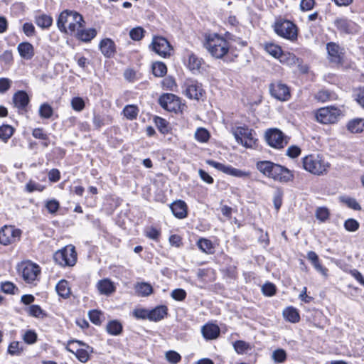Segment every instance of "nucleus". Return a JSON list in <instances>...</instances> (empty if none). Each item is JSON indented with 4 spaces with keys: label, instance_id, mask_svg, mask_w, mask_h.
<instances>
[{
    "label": "nucleus",
    "instance_id": "37998d69",
    "mask_svg": "<svg viewBox=\"0 0 364 364\" xmlns=\"http://www.w3.org/2000/svg\"><path fill=\"white\" fill-rule=\"evenodd\" d=\"M38 112L41 118L49 119L52 117L53 110L50 105L43 103L40 106Z\"/></svg>",
    "mask_w": 364,
    "mask_h": 364
},
{
    "label": "nucleus",
    "instance_id": "2eb2a0df",
    "mask_svg": "<svg viewBox=\"0 0 364 364\" xmlns=\"http://www.w3.org/2000/svg\"><path fill=\"white\" fill-rule=\"evenodd\" d=\"M269 92L272 97L279 101H287L291 97L288 86L280 82L272 83Z\"/></svg>",
    "mask_w": 364,
    "mask_h": 364
},
{
    "label": "nucleus",
    "instance_id": "bf43d9fd",
    "mask_svg": "<svg viewBox=\"0 0 364 364\" xmlns=\"http://www.w3.org/2000/svg\"><path fill=\"white\" fill-rule=\"evenodd\" d=\"M1 290L6 294H15L18 289L13 283L5 282L1 284Z\"/></svg>",
    "mask_w": 364,
    "mask_h": 364
},
{
    "label": "nucleus",
    "instance_id": "a878e982",
    "mask_svg": "<svg viewBox=\"0 0 364 364\" xmlns=\"http://www.w3.org/2000/svg\"><path fill=\"white\" fill-rule=\"evenodd\" d=\"M97 287L101 294L109 295L115 291L114 284L108 279L99 281Z\"/></svg>",
    "mask_w": 364,
    "mask_h": 364
},
{
    "label": "nucleus",
    "instance_id": "7ed1b4c3",
    "mask_svg": "<svg viewBox=\"0 0 364 364\" xmlns=\"http://www.w3.org/2000/svg\"><path fill=\"white\" fill-rule=\"evenodd\" d=\"M203 46L211 56L218 59L224 57L230 49L228 41L216 33L206 35Z\"/></svg>",
    "mask_w": 364,
    "mask_h": 364
},
{
    "label": "nucleus",
    "instance_id": "0e129e2a",
    "mask_svg": "<svg viewBox=\"0 0 364 364\" xmlns=\"http://www.w3.org/2000/svg\"><path fill=\"white\" fill-rule=\"evenodd\" d=\"M37 335L33 331H27L23 335V341L28 344H33L36 341Z\"/></svg>",
    "mask_w": 364,
    "mask_h": 364
},
{
    "label": "nucleus",
    "instance_id": "5fc2aeb1",
    "mask_svg": "<svg viewBox=\"0 0 364 364\" xmlns=\"http://www.w3.org/2000/svg\"><path fill=\"white\" fill-rule=\"evenodd\" d=\"M316 217L318 220L324 222L329 217V211L326 208H318L316 210Z\"/></svg>",
    "mask_w": 364,
    "mask_h": 364
},
{
    "label": "nucleus",
    "instance_id": "dca6fc26",
    "mask_svg": "<svg viewBox=\"0 0 364 364\" xmlns=\"http://www.w3.org/2000/svg\"><path fill=\"white\" fill-rule=\"evenodd\" d=\"M234 135L236 141L245 147H252L255 144V140L251 129L245 127H239L234 133Z\"/></svg>",
    "mask_w": 364,
    "mask_h": 364
},
{
    "label": "nucleus",
    "instance_id": "a211bd4d",
    "mask_svg": "<svg viewBox=\"0 0 364 364\" xmlns=\"http://www.w3.org/2000/svg\"><path fill=\"white\" fill-rule=\"evenodd\" d=\"M334 26L341 32L346 34H353L358 32V25L346 18H338L334 21Z\"/></svg>",
    "mask_w": 364,
    "mask_h": 364
},
{
    "label": "nucleus",
    "instance_id": "0eeeda50",
    "mask_svg": "<svg viewBox=\"0 0 364 364\" xmlns=\"http://www.w3.org/2000/svg\"><path fill=\"white\" fill-rule=\"evenodd\" d=\"M56 263L62 267L73 266L77 261V253L75 247L68 245L57 251L53 256Z\"/></svg>",
    "mask_w": 364,
    "mask_h": 364
},
{
    "label": "nucleus",
    "instance_id": "58836bf2",
    "mask_svg": "<svg viewBox=\"0 0 364 364\" xmlns=\"http://www.w3.org/2000/svg\"><path fill=\"white\" fill-rule=\"evenodd\" d=\"M152 72L156 77H163L167 73L166 65L162 62H156L152 65Z\"/></svg>",
    "mask_w": 364,
    "mask_h": 364
},
{
    "label": "nucleus",
    "instance_id": "72a5a7b5",
    "mask_svg": "<svg viewBox=\"0 0 364 364\" xmlns=\"http://www.w3.org/2000/svg\"><path fill=\"white\" fill-rule=\"evenodd\" d=\"M198 247L206 254H213L214 252V247L212 242L206 238H200L197 242Z\"/></svg>",
    "mask_w": 364,
    "mask_h": 364
},
{
    "label": "nucleus",
    "instance_id": "4be33fe9",
    "mask_svg": "<svg viewBox=\"0 0 364 364\" xmlns=\"http://www.w3.org/2000/svg\"><path fill=\"white\" fill-rule=\"evenodd\" d=\"M220 328L213 323H206L201 328V333L205 340H214L220 335Z\"/></svg>",
    "mask_w": 364,
    "mask_h": 364
},
{
    "label": "nucleus",
    "instance_id": "f8f14e48",
    "mask_svg": "<svg viewBox=\"0 0 364 364\" xmlns=\"http://www.w3.org/2000/svg\"><path fill=\"white\" fill-rule=\"evenodd\" d=\"M151 49L162 58H168L171 55L172 47L169 42L164 37L154 36L150 46Z\"/></svg>",
    "mask_w": 364,
    "mask_h": 364
},
{
    "label": "nucleus",
    "instance_id": "de8ad7c7",
    "mask_svg": "<svg viewBox=\"0 0 364 364\" xmlns=\"http://www.w3.org/2000/svg\"><path fill=\"white\" fill-rule=\"evenodd\" d=\"M132 314L136 319L149 320V310L143 308H136L134 309Z\"/></svg>",
    "mask_w": 364,
    "mask_h": 364
},
{
    "label": "nucleus",
    "instance_id": "4c0bfd02",
    "mask_svg": "<svg viewBox=\"0 0 364 364\" xmlns=\"http://www.w3.org/2000/svg\"><path fill=\"white\" fill-rule=\"evenodd\" d=\"M264 50L274 58L279 59L282 54V50L281 47L274 43H266Z\"/></svg>",
    "mask_w": 364,
    "mask_h": 364
},
{
    "label": "nucleus",
    "instance_id": "9d476101",
    "mask_svg": "<svg viewBox=\"0 0 364 364\" xmlns=\"http://www.w3.org/2000/svg\"><path fill=\"white\" fill-rule=\"evenodd\" d=\"M21 230L14 226L5 225L0 230V244L8 245L20 240Z\"/></svg>",
    "mask_w": 364,
    "mask_h": 364
},
{
    "label": "nucleus",
    "instance_id": "a19ab883",
    "mask_svg": "<svg viewBox=\"0 0 364 364\" xmlns=\"http://www.w3.org/2000/svg\"><path fill=\"white\" fill-rule=\"evenodd\" d=\"M14 128L8 124H3L0 127V139L4 141L7 140L13 135Z\"/></svg>",
    "mask_w": 364,
    "mask_h": 364
},
{
    "label": "nucleus",
    "instance_id": "20e7f679",
    "mask_svg": "<svg viewBox=\"0 0 364 364\" xmlns=\"http://www.w3.org/2000/svg\"><path fill=\"white\" fill-rule=\"evenodd\" d=\"M303 166L309 173L321 176L327 172L329 164L319 154H310L303 158Z\"/></svg>",
    "mask_w": 364,
    "mask_h": 364
},
{
    "label": "nucleus",
    "instance_id": "f704fd0d",
    "mask_svg": "<svg viewBox=\"0 0 364 364\" xmlns=\"http://www.w3.org/2000/svg\"><path fill=\"white\" fill-rule=\"evenodd\" d=\"M348 129L352 133H359L364 129V119H354L348 124Z\"/></svg>",
    "mask_w": 364,
    "mask_h": 364
},
{
    "label": "nucleus",
    "instance_id": "2f4dec72",
    "mask_svg": "<svg viewBox=\"0 0 364 364\" xmlns=\"http://www.w3.org/2000/svg\"><path fill=\"white\" fill-rule=\"evenodd\" d=\"M122 323L117 320L109 321L106 326L107 333L112 336L119 335L122 331Z\"/></svg>",
    "mask_w": 364,
    "mask_h": 364
},
{
    "label": "nucleus",
    "instance_id": "bb28decb",
    "mask_svg": "<svg viewBox=\"0 0 364 364\" xmlns=\"http://www.w3.org/2000/svg\"><path fill=\"white\" fill-rule=\"evenodd\" d=\"M74 35L82 41L89 42L96 36L97 31L95 28H79Z\"/></svg>",
    "mask_w": 364,
    "mask_h": 364
},
{
    "label": "nucleus",
    "instance_id": "5701e85b",
    "mask_svg": "<svg viewBox=\"0 0 364 364\" xmlns=\"http://www.w3.org/2000/svg\"><path fill=\"white\" fill-rule=\"evenodd\" d=\"M20 56L25 60H31L35 55L33 45L28 42H22L17 46Z\"/></svg>",
    "mask_w": 364,
    "mask_h": 364
},
{
    "label": "nucleus",
    "instance_id": "338daca9",
    "mask_svg": "<svg viewBox=\"0 0 364 364\" xmlns=\"http://www.w3.org/2000/svg\"><path fill=\"white\" fill-rule=\"evenodd\" d=\"M301 149L295 145L289 146L287 150V155L290 158H296L301 154Z\"/></svg>",
    "mask_w": 364,
    "mask_h": 364
},
{
    "label": "nucleus",
    "instance_id": "49530a36",
    "mask_svg": "<svg viewBox=\"0 0 364 364\" xmlns=\"http://www.w3.org/2000/svg\"><path fill=\"white\" fill-rule=\"evenodd\" d=\"M28 314L36 318H43L46 316L38 305H31L28 307Z\"/></svg>",
    "mask_w": 364,
    "mask_h": 364
},
{
    "label": "nucleus",
    "instance_id": "e433bc0d",
    "mask_svg": "<svg viewBox=\"0 0 364 364\" xmlns=\"http://www.w3.org/2000/svg\"><path fill=\"white\" fill-rule=\"evenodd\" d=\"M233 347L238 354H243L252 348V346L249 343L241 340L236 341L233 343Z\"/></svg>",
    "mask_w": 364,
    "mask_h": 364
},
{
    "label": "nucleus",
    "instance_id": "c9c22d12",
    "mask_svg": "<svg viewBox=\"0 0 364 364\" xmlns=\"http://www.w3.org/2000/svg\"><path fill=\"white\" fill-rule=\"evenodd\" d=\"M279 60L282 63L288 65H296L299 63V58L294 53L289 52L284 53L282 51Z\"/></svg>",
    "mask_w": 364,
    "mask_h": 364
},
{
    "label": "nucleus",
    "instance_id": "69168bd1",
    "mask_svg": "<svg viewBox=\"0 0 364 364\" xmlns=\"http://www.w3.org/2000/svg\"><path fill=\"white\" fill-rule=\"evenodd\" d=\"M315 5V0H301L300 2V9L303 11L311 10Z\"/></svg>",
    "mask_w": 364,
    "mask_h": 364
},
{
    "label": "nucleus",
    "instance_id": "6e6d98bb",
    "mask_svg": "<svg viewBox=\"0 0 364 364\" xmlns=\"http://www.w3.org/2000/svg\"><path fill=\"white\" fill-rule=\"evenodd\" d=\"M262 291L265 296H272L276 292V287L272 283L267 282L262 286Z\"/></svg>",
    "mask_w": 364,
    "mask_h": 364
},
{
    "label": "nucleus",
    "instance_id": "09e8293b",
    "mask_svg": "<svg viewBox=\"0 0 364 364\" xmlns=\"http://www.w3.org/2000/svg\"><path fill=\"white\" fill-rule=\"evenodd\" d=\"M71 107L74 110L80 112L85 108V102L82 97H75L71 100Z\"/></svg>",
    "mask_w": 364,
    "mask_h": 364
},
{
    "label": "nucleus",
    "instance_id": "cd10ccee",
    "mask_svg": "<svg viewBox=\"0 0 364 364\" xmlns=\"http://www.w3.org/2000/svg\"><path fill=\"white\" fill-rule=\"evenodd\" d=\"M283 316L286 320L291 323H297L300 320L298 311L292 306L286 308L283 311Z\"/></svg>",
    "mask_w": 364,
    "mask_h": 364
},
{
    "label": "nucleus",
    "instance_id": "1a4fd4ad",
    "mask_svg": "<svg viewBox=\"0 0 364 364\" xmlns=\"http://www.w3.org/2000/svg\"><path fill=\"white\" fill-rule=\"evenodd\" d=\"M341 114V110L336 107H321L316 111V120L322 124L336 123Z\"/></svg>",
    "mask_w": 364,
    "mask_h": 364
},
{
    "label": "nucleus",
    "instance_id": "9b49d317",
    "mask_svg": "<svg viewBox=\"0 0 364 364\" xmlns=\"http://www.w3.org/2000/svg\"><path fill=\"white\" fill-rule=\"evenodd\" d=\"M206 163L217 170L230 176L237 178H248L250 176V173L249 171L234 168L230 165H225L211 159L207 160Z\"/></svg>",
    "mask_w": 364,
    "mask_h": 364
},
{
    "label": "nucleus",
    "instance_id": "ea45409f",
    "mask_svg": "<svg viewBox=\"0 0 364 364\" xmlns=\"http://www.w3.org/2000/svg\"><path fill=\"white\" fill-rule=\"evenodd\" d=\"M123 113L128 119L133 120L136 118L139 113V109L135 105H127L123 109Z\"/></svg>",
    "mask_w": 364,
    "mask_h": 364
},
{
    "label": "nucleus",
    "instance_id": "6e6552de",
    "mask_svg": "<svg viewBox=\"0 0 364 364\" xmlns=\"http://www.w3.org/2000/svg\"><path fill=\"white\" fill-rule=\"evenodd\" d=\"M182 93L191 100H199L205 94L202 85L193 79H186L182 86Z\"/></svg>",
    "mask_w": 364,
    "mask_h": 364
},
{
    "label": "nucleus",
    "instance_id": "e2e57ef3",
    "mask_svg": "<svg viewBox=\"0 0 364 364\" xmlns=\"http://www.w3.org/2000/svg\"><path fill=\"white\" fill-rule=\"evenodd\" d=\"M12 84V81L7 77L0 78V93L3 94L8 91Z\"/></svg>",
    "mask_w": 364,
    "mask_h": 364
},
{
    "label": "nucleus",
    "instance_id": "f03ea898",
    "mask_svg": "<svg viewBox=\"0 0 364 364\" xmlns=\"http://www.w3.org/2000/svg\"><path fill=\"white\" fill-rule=\"evenodd\" d=\"M256 167L265 176L281 183H288L294 179V175L290 170L270 161H259Z\"/></svg>",
    "mask_w": 364,
    "mask_h": 364
},
{
    "label": "nucleus",
    "instance_id": "f3484780",
    "mask_svg": "<svg viewBox=\"0 0 364 364\" xmlns=\"http://www.w3.org/2000/svg\"><path fill=\"white\" fill-rule=\"evenodd\" d=\"M328 58L331 63L341 64L343 58V48L338 44L330 42L326 44Z\"/></svg>",
    "mask_w": 364,
    "mask_h": 364
},
{
    "label": "nucleus",
    "instance_id": "79ce46f5",
    "mask_svg": "<svg viewBox=\"0 0 364 364\" xmlns=\"http://www.w3.org/2000/svg\"><path fill=\"white\" fill-rule=\"evenodd\" d=\"M154 123L159 132L164 134H167L169 131L168 123L167 121L160 117H154Z\"/></svg>",
    "mask_w": 364,
    "mask_h": 364
},
{
    "label": "nucleus",
    "instance_id": "412c9836",
    "mask_svg": "<svg viewBox=\"0 0 364 364\" xmlns=\"http://www.w3.org/2000/svg\"><path fill=\"white\" fill-rule=\"evenodd\" d=\"M173 215L178 219L186 218L188 213V207L186 203L181 200H176L170 205Z\"/></svg>",
    "mask_w": 364,
    "mask_h": 364
},
{
    "label": "nucleus",
    "instance_id": "774afa93",
    "mask_svg": "<svg viewBox=\"0 0 364 364\" xmlns=\"http://www.w3.org/2000/svg\"><path fill=\"white\" fill-rule=\"evenodd\" d=\"M160 231L154 227L148 228L146 230V236L152 240H158Z\"/></svg>",
    "mask_w": 364,
    "mask_h": 364
},
{
    "label": "nucleus",
    "instance_id": "4468645a",
    "mask_svg": "<svg viewBox=\"0 0 364 364\" xmlns=\"http://www.w3.org/2000/svg\"><path fill=\"white\" fill-rule=\"evenodd\" d=\"M159 103L161 107L168 112H176L181 109L180 99L173 94H163L159 99Z\"/></svg>",
    "mask_w": 364,
    "mask_h": 364
},
{
    "label": "nucleus",
    "instance_id": "b1692460",
    "mask_svg": "<svg viewBox=\"0 0 364 364\" xmlns=\"http://www.w3.org/2000/svg\"><path fill=\"white\" fill-rule=\"evenodd\" d=\"M168 314V308L165 305H160L154 309L149 310V320L150 321L157 322L163 318Z\"/></svg>",
    "mask_w": 364,
    "mask_h": 364
},
{
    "label": "nucleus",
    "instance_id": "c03bdc74",
    "mask_svg": "<svg viewBox=\"0 0 364 364\" xmlns=\"http://www.w3.org/2000/svg\"><path fill=\"white\" fill-rule=\"evenodd\" d=\"M195 138L197 141L205 143L208 141L210 134L205 129L198 128L195 133Z\"/></svg>",
    "mask_w": 364,
    "mask_h": 364
},
{
    "label": "nucleus",
    "instance_id": "680f3d73",
    "mask_svg": "<svg viewBox=\"0 0 364 364\" xmlns=\"http://www.w3.org/2000/svg\"><path fill=\"white\" fill-rule=\"evenodd\" d=\"M59 202L55 199L50 200L46 202V208L50 213H55L59 209Z\"/></svg>",
    "mask_w": 364,
    "mask_h": 364
},
{
    "label": "nucleus",
    "instance_id": "c85d7f7f",
    "mask_svg": "<svg viewBox=\"0 0 364 364\" xmlns=\"http://www.w3.org/2000/svg\"><path fill=\"white\" fill-rule=\"evenodd\" d=\"M203 63V59L198 58L194 53L188 56V67L193 73L199 72Z\"/></svg>",
    "mask_w": 364,
    "mask_h": 364
},
{
    "label": "nucleus",
    "instance_id": "c756f323",
    "mask_svg": "<svg viewBox=\"0 0 364 364\" xmlns=\"http://www.w3.org/2000/svg\"><path fill=\"white\" fill-rule=\"evenodd\" d=\"M135 290L137 294L141 296H148L153 292L151 285L146 282L137 283L135 286Z\"/></svg>",
    "mask_w": 364,
    "mask_h": 364
},
{
    "label": "nucleus",
    "instance_id": "8fccbe9b",
    "mask_svg": "<svg viewBox=\"0 0 364 364\" xmlns=\"http://www.w3.org/2000/svg\"><path fill=\"white\" fill-rule=\"evenodd\" d=\"M359 223L353 218L346 220L344 223V228L347 231L355 232L359 228Z\"/></svg>",
    "mask_w": 364,
    "mask_h": 364
},
{
    "label": "nucleus",
    "instance_id": "052dcab7",
    "mask_svg": "<svg viewBox=\"0 0 364 364\" xmlns=\"http://www.w3.org/2000/svg\"><path fill=\"white\" fill-rule=\"evenodd\" d=\"M171 297L176 301H183L186 297V292L183 289H176L171 294Z\"/></svg>",
    "mask_w": 364,
    "mask_h": 364
},
{
    "label": "nucleus",
    "instance_id": "a18cd8bd",
    "mask_svg": "<svg viewBox=\"0 0 364 364\" xmlns=\"http://www.w3.org/2000/svg\"><path fill=\"white\" fill-rule=\"evenodd\" d=\"M283 191L281 188H277L273 196L274 206L277 210H279L282 204Z\"/></svg>",
    "mask_w": 364,
    "mask_h": 364
},
{
    "label": "nucleus",
    "instance_id": "3c124183",
    "mask_svg": "<svg viewBox=\"0 0 364 364\" xmlns=\"http://www.w3.org/2000/svg\"><path fill=\"white\" fill-rule=\"evenodd\" d=\"M144 30L141 27L131 29L129 36L134 41H140L144 37Z\"/></svg>",
    "mask_w": 364,
    "mask_h": 364
},
{
    "label": "nucleus",
    "instance_id": "f257e3e1",
    "mask_svg": "<svg viewBox=\"0 0 364 364\" xmlns=\"http://www.w3.org/2000/svg\"><path fill=\"white\" fill-rule=\"evenodd\" d=\"M85 21L82 16L74 10L63 11L58 19L57 26L60 32L73 36L84 26Z\"/></svg>",
    "mask_w": 364,
    "mask_h": 364
},
{
    "label": "nucleus",
    "instance_id": "ddd939ff",
    "mask_svg": "<svg viewBox=\"0 0 364 364\" xmlns=\"http://www.w3.org/2000/svg\"><path fill=\"white\" fill-rule=\"evenodd\" d=\"M265 138L267 144L275 149H282L287 144L284 134L277 129L267 131Z\"/></svg>",
    "mask_w": 364,
    "mask_h": 364
},
{
    "label": "nucleus",
    "instance_id": "aec40b11",
    "mask_svg": "<svg viewBox=\"0 0 364 364\" xmlns=\"http://www.w3.org/2000/svg\"><path fill=\"white\" fill-rule=\"evenodd\" d=\"M99 49L107 58L114 57L117 51L114 41L109 38H105L100 42Z\"/></svg>",
    "mask_w": 364,
    "mask_h": 364
},
{
    "label": "nucleus",
    "instance_id": "7c9ffc66",
    "mask_svg": "<svg viewBox=\"0 0 364 364\" xmlns=\"http://www.w3.org/2000/svg\"><path fill=\"white\" fill-rule=\"evenodd\" d=\"M36 24L41 28H48L53 23L51 16L46 14H41L35 18Z\"/></svg>",
    "mask_w": 364,
    "mask_h": 364
},
{
    "label": "nucleus",
    "instance_id": "393cba45",
    "mask_svg": "<svg viewBox=\"0 0 364 364\" xmlns=\"http://www.w3.org/2000/svg\"><path fill=\"white\" fill-rule=\"evenodd\" d=\"M14 106L18 109H24L29 102V97L25 91H18L13 96Z\"/></svg>",
    "mask_w": 364,
    "mask_h": 364
},
{
    "label": "nucleus",
    "instance_id": "13d9d810",
    "mask_svg": "<svg viewBox=\"0 0 364 364\" xmlns=\"http://www.w3.org/2000/svg\"><path fill=\"white\" fill-rule=\"evenodd\" d=\"M89 318L92 323L95 325L101 324V316L102 314L97 310H92L89 311Z\"/></svg>",
    "mask_w": 364,
    "mask_h": 364
},
{
    "label": "nucleus",
    "instance_id": "4d7b16f0",
    "mask_svg": "<svg viewBox=\"0 0 364 364\" xmlns=\"http://www.w3.org/2000/svg\"><path fill=\"white\" fill-rule=\"evenodd\" d=\"M166 358L171 363L176 364L181 360V357L177 352L169 350L166 353Z\"/></svg>",
    "mask_w": 364,
    "mask_h": 364
},
{
    "label": "nucleus",
    "instance_id": "39448f33",
    "mask_svg": "<svg viewBox=\"0 0 364 364\" xmlns=\"http://www.w3.org/2000/svg\"><path fill=\"white\" fill-rule=\"evenodd\" d=\"M65 349L73 353L82 363H86L90 359V355L93 352L92 347L79 340H70L68 341Z\"/></svg>",
    "mask_w": 364,
    "mask_h": 364
},
{
    "label": "nucleus",
    "instance_id": "603ef678",
    "mask_svg": "<svg viewBox=\"0 0 364 364\" xmlns=\"http://www.w3.org/2000/svg\"><path fill=\"white\" fill-rule=\"evenodd\" d=\"M342 202L347 205L348 207L352 208L355 210H358L361 209L360 204L357 202L355 198L350 197H343L341 198Z\"/></svg>",
    "mask_w": 364,
    "mask_h": 364
},
{
    "label": "nucleus",
    "instance_id": "423d86ee",
    "mask_svg": "<svg viewBox=\"0 0 364 364\" xmlns=\"http://www.w3.org/2000/svg\"><path fill=\"white\" fill-rule=\"evenodd\" d=\"M273 28L274 32L280 37L291 41L297 38V27L294 23L289 20H278L274 23Z\"/></svg>",
    "mask_w": 364,
    "mask_h": 364
},
{
    "label": "nucleus",
    "instance_id": "6ab92c4d",
    "mask_svg": "<svg viewBox=\"0 0 364 364\" xmlns=\"http://www.w3.org/2000/svg\"><path fill=\"white\" fill-rule=\"evenodd\" d=\"M39 273V267L33 263L25 264L22 269V277L27 283L35 281Z\"/></svg>",
    "mask_w": 364,
    "mask_h": 364
},
{
    "label": "nucleus",
    "instance_id": "864d4df0",
    "mask_svg": "<svg viewBox=\"0 0 364 364\" xmlns=\"http://www.w3.org/2000/svg\"><path fill=\"white\" fill-rule=\"evenodd\" d=\"M287 358L284 350L279 348L272 353V359L277 363H283Z\"/></svg>",
    "mask_w": 364,
    "mask_h": 364
},
{
    "label": "nucleus",
    "instance_id": "473e14b6",
    "mask_svg": "<svg viewBox=\"0 0 364 364\" xmlns=\"http://www.w3.org/2000/svg\"><path fill=\"white\" fill-rule=\"evenodd\" d=\"M58 294L64 298H68L70 294V290L67 281L63 279L60 280L55 287Z\"/></svg>",
    "mask_w": 364,
    "mask_h": 364
}]
</instances>
